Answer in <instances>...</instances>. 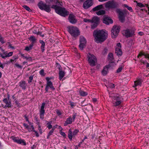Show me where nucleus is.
Segmentation results:
<instances>
[{
    "instance_id": "f257e3e1",
    "label": "nucleus",
    "mask_w": 149,
    "mask_h": 149,
    "mask_svg": "<svg viewBox=\"0 0 149 149\" xmlns=\"http://www.w3.org/2000/svg\"><path fill=\"white\" fill-rule=\"evenodd\" d=\"M95 41L97 43H101L107 38L108 33L105 30H95L93 32Z\"/></svg>"
},
{
    "instance_id": "473e14b6",
    "label": "nucleus",
    "mask_w": 149,
    "mask_h": 149,
    "mask_svg": "<svg viewBox=\"0 0 149 149\" xmlns=\"http://www.w3.org/2000/svg\"><path fill=\"white\" fill-rule=\"evenodd\" d=\"M68 137L70 140H71L72 139L73 136V134L71 129H69L68 131Z\"/></svg>"
},
{
    "instance_id": "f3484780",
    "label": "nucleus",
    "mask_w": 149,
    "mask_h": 149,
    "mask_svg": "<svg viewBox=\"0 0 149 149\" xmlns=\"http://www.w3.org/2000/svg\"><path fill=\"white\" fill-rule=\"evenodd\" d=\"M111 67V65L109 64L108 65H106L104 67V68L102 71V74L104 75H106L107 73L108 69Z\"/></svg>"
},
{
    "instance_id": "13d9d810",
    "label": "nucleus",
    "mask_w": 149,
    "mask_h": 149,
    "mask_svg": "<svg viewBox=\"0 0 149 149\" xmlns=\"http://www.w3.org/2000/svg\"><path fill=\"white\" fill-rule=\"evenodd\" d=\"M59 132L61 135L62 136L65 138L66 137V135L65 132H62V131L60 132Z\"/></svg>"
},
{
    "instance_id": "680f3d73",
    "label": "nucleus",
    "mask_w": 149,
    "mask_h": 149,
    "mask_svg": "<svg viewBox=\"0 0 149 149\" xmlns=\"http://www.w3.org/2000/svg\"><path fill=\"white\" fill-rule=\"evenodd\" d=\"M122 67H119L117 70L116 72L117 73H119L121 72L122 70Z\"/></svg>"
},
{
    "instance_id": "ea45409f",
    "label": "nucleus",
    "mask_w": 149,
    "mask_h": 149,
    "mask_svg": "<svg viewBox=\"0 0 149 149\" xmlns=\"http://www.w3.org/2000/svg\"><path fill=\"white\" fill-rule=\"evenodd\" d=\"M112 97L114 100H120V98L119 97L118 94H115L112 96Z\"/></svg>"
},
{
    "instance_id": "4468645a",
    "label": "nucleus",
    "mask_w": 149,
    "mask_h": 149,
    "mask_svg": "<svg viewBox=\"0 0 149 149\" xmlns=\"http://www.w3.org/2000/svg\"><path fill=\"white\" fill-rule=\"evenodd\" d=\"M93 5L91 0H87L83 3V7L84 9H87L89 8Z\"/></svg>"
},
{
    "instance_id": "20e7f679",
    "label": "nucleus",
    "mask_w": 149,
    "mask_h": 149,
    "mask_svg": "<svg viewBox=\"0 0 149 149\" xmlns=\"http://www.w3.org/2000/svg\"><path fill=\"white\" fill-rule=\"evenodd\" d=\"M38 6L41 10H44L48 13L50 12L51 10L50 5L43 3L42 1H40L38 3Z\"/></svg>"
},
{
    "instance_id": "b1692460",
    "label": "nucleus",
    "mask_w": 149,
    "mask_h": 149,
    "mask_svg": "<svg viewBox=\"0 0 149 149\" xmlns=\"http://www.w3.org/2000/svg\"><path fill=\"white\" fill-rule=\"evenodd\" d=\"M39 42L40 43L41 45L40 47V48L42 52H43L45 50V43L42 40H39Z\"/></svg>"
},
{
    "instance_id": "bf43d9fd",
    "label": "nucleus",
    "mask_w": 149,
    "mask_h": 149,
    "mask_svg": "<svg viewBox=\"0 0 149 149\" xmlns=\"http://www.w3.org/2000/svg\"><path fill=\"white\" fill-rule=\"evenodd\" d=\"M37 34L40 35V36H41L42 37H43L45 36L44 34H42V32L40 31L38 32L37 33Z\"/></svg>"
},
{
    "instance_id": "c756f323",
    "label": "nucleus",
    "mask_w": 149,
    "mask_h": 149,
    "mask_svg": "<svg viewBox=\"0 0 149 149\" xmlns=\"http://www.w3.org/2000/svg\"><path fill=\"white\" fill-rule=\"evenodd\" d=\"M46 2L49 4H57L58 1V0H47Z\"/></svg>"
},
{
    "instance_id": "ddd939ff",
    "label": "nucleus",
    "mask_w": 149,
    "mask_h": 149,
    "mask_svg": "<svg viewBox=\"0 0 149 149\" xmlns=\"http://www.w3.org/2000/svg\"><path fill=\"white\" fill-rule=\"evenodd\" d=\"M103 22L107 25H109L110 24L113 23V21L110 17L106 16H104L103 19Z\"/></svg>"
},
{
    "instance_id": "6ab92c4d",
    "label": "nucleus",
    "mask_w": 149,
    "mask_h": 149,
    "mask_svg": "<svg viewBox=\"0 0 149 149\" xmlns=\"http://www.w3.org/2000/svg\"><path fill=\"white\" fill-rule=\"evenodd\" d=\"M3 101L6 104V105L4 107V108L6 109L7 107H11V104L10 101H8L6 98L3 99Z\"/></svg>"
},
{
    "instance_id": "9d476101",
    "label": "nucleus",
    "mask_w": 149,
    "mask_h": 149,
    "mask_svg": "<svg viewBox=\"0 0 149 149\" xmlns=\"http://www.w3.org/2000/svg\"><path fill=\"white\" fill-rule=\"evenodd\" d=\"M11 138L14 142L18 144H21L22 145L24 146L26 145V142L24 140L21 139H19L18 137L12 136L11 137Z\"/></svg>"
},
{
    "instance_id": "f704fd0d",
    "label": "nucleus",
    "mask_w": 149,
    "mask_h": 149,
    "mask_svg": "<svg viewBox=\"0 0 149 149\" xmlns=\"http://www.w3.org/2000/svg\"><path fill=\"white\" fill-rule=\"evenodd\" d=\"M134 2L136 3V6H139L140 8H143L145 7V5L141 2H138L136 1H135Z\"/></svg>"
},
{
    "instance_id": "c85d7f7f",
    "label": "nucleus",
    "mask_w": 149,
    "mask_h": 149,
    "mask_svg": "<svg viewBox=\"0 0 149 149\" xmlns=\"http://www.w3.org/2000/svg\"><path fill=\"white\" fill-rule=\"evenodd\" d=\"M91 23H98L99 21V19L97 17H93L91 20Z\"/></svg>"
},
{
    "instance_id": "7ed1b4c3",
    "label": "nucleus",
    "mask_w": 149,
    "mask_h": 149,
    "mask_svg": "<svg viewBox=\"0 0 149 149\" xmlns=\"http://www.w3.org/2000/svg\"><path fill=\"white\" fill-rule=\"evenodd\" d=\"M68 31L71 36L76 38L80 34V32L78 29L73 26H68Z\"/></svg>"
},
{
    "instance_id": "e2e57ef3",
    "label": "nucleus",
    "mask_w": 149,
    "mask_h": 149,
    "mask_svg": "<svg viewBox=\"0 0 149 149\" xmlns=\"http://www.w3.org/2000/svg\"><path fill=\"white\" fill-rule=\"evenodd\" d=\"M91 21L92 20H91V19H84V21L86 22H91Z\"/></svg>"
},
{
    "instance_id": "2eb2a0df",
    "label": "nucleus",
    "mask_w": 149,
    "mask_h": 149,
    "mask_svg": "<svg viewBox=\"0 0 149 149\" xmlns=\"http://www.w3.org/2000/svg\"><path fill=\"white\" fill-rule=\"evenodd\" d=\"M49 88L53 91L55 90V88L53 86L52 83L51 81L47 82L45 88L46 92L48 91Z\"/></svg>"
},
{
    "instance_id": "a878e982",
    "label": "nucleus",
    "mask_w": 149,
    "mask_h": 149,
    "mask_svg": "<svg viewBox=\"0 0 149 149\" xmlns=\"http://www.w3.org/2000/svg\"><path fill=\"white\" fill-rule=\"evenodd\" d=\"M115 53L117 54V55L119 57L121 56H122L123 53L122 51L120 48H116Z\"/></svg>"
},
{
    "instance_id": "3c124183",
    "label": "nucleus",
    "mask_w": 149,
    "mask_h": 149,
    "mask_svg": "<svg viewBox=\"0 0 149 149\" xmlns=\"http://www.w3.org/2000/svg\"><path fill=\"white\" fill-rule=\"evenodd\" d=\"M15 66L17 67L18 68H20V69H22V67L21 65H19L18 64V63H16L15 65Z\"/></svg>"
},
{
    "instance_id": "49530a36",
    "label": "nucleus",
    "mask_w": 149,
    "mask_h": 149,
    "mask_svg": "<svg viewBox=\"0 0 149 149\" xmlns=\"http://www.w3.org/2000/svg\"><path fill=\"white\" fill-rule=\"evenodd\" d=\"M87 138V136H85L84 138L78 144V146L79 147H81V143H82L84 142V141Z\"/></svg>"
},
{
    "instance_id": "39448f33",
    "label": "nucleus",
    "mask_w": 149,
    "mask_h": 149,
    "mask_svg": "<svg viewBox=\"0 0 149 149\" xmlns=\"http://www.w3.org/2000/svg\"><path fill=\"white\" fill-rule=\"evenodd\" d=\"M119 6L118 3L114 1H109L105 3V7L106 8L115 9Z\"/></svg>"
},
{
    "instance_id": "f8f14e48",
    "label": "nucleus",
    "mask_w": 149,
    "mask_h": 149,
    "mask_svg": "<svg viewBox=\"0 0 149 149\" xmlns=\"http://www.w3.org/2000/svg\"><path fill=\"white\" fill-rule=\"evenodd\" d=\"M45 102H43L41 105V108L40 109V117L41 119H43L44 118V115L45 113V110L44 109L45 106Z\"/></svg>"
},
{
    "instance_id": "1a4fd4ad",
    "label": "nucleus",
    "mask_w": 149,
    "mask_h": 149,
    "mask_svg": "<svg viewBox=\"0 0 149 149\" xmlns=\"http://www.w3.org/2000/svg\"><path fill=\"white\" fill-rule=\"evenodd\" d=\"M134 33L135 30L133 29H127L123 31V35L127 38L134 36L135 35Z\"/></svg>"
},
{
    "instance_id": "c9c22d12",
    "label": "nucleus",
    "mask_w": 149,
    "mask_h": 149,
    "mask_svg": "<svg viewBox=\"0 0 149 149\" xmlns=\"http://www.w3.org/2000/svg\"><path fill=\"white\" fill-rule=\"evenodd\" d=\"M108 52V49L107 47H105L104 48L102 52V54L103 55H106Z\"/></svg>"
},
{
    "instance_id": "8fccbe9b",
    "label": "nucleus",
    "mask_w": 149,
    "mask_h": 149,
    "mask_svg": "<svg viewBox=\"0 0 149 149\" xmlns=\"http://www.w3.org/2000/svg\"><path fill=\"white\" fill-rule=\"evenodd\" d=\"M33 76L31 75L29 77V80L28 81V83L30 84L32 82V80L33 79Z\"/></svg>"
},
{
    "instance_id": "f03ea898",
    "label": "nucleus",
    "mask_w": 149,
    "mask_h": 149,
    "mask_svg": "<svg viewBox=\"0 0 149 149\" xmlns=\"http://www.w3.org/2000/svg\"><path fill=\"white\" fill-rule=\"evenodd\" d=\"M51 8L54 9L56 13L61 16L65 17L69 14V12L65 8L59 7L57 5H53Z\"/></svg>"
},
{
    "instance_id": "79ce46f5",
    "label": "nucleus",
    "mask_w": 149,
    "mask_h": 149,
    "mask_svg": "<svg viewBox=\"0 0 149 149\" xmlns=\"http://www.w3.org/2000/svg\"><path fill=\"white\" fill-rule=\"evenodd\" d=\"M6 42V40H4V38L2 37L0 35V42L3 44L5 43Z\"/></svg>"
},
{
    "instance_id": "6e6552de",
    "label": "nucleus",
    "mask_w": 149,
    "mask_h": 149,
    "mask_svg": "<svg viewBox=\"0 0 149 149\" xmlns=\"http://www.w3.org/2000/svg\"><path fill=\"white\" fill-rule=\"evenodd\" d=\"M88 61L90 65L94 66L95 65V62L97 61L96 57L93 54L90 53L88 54Z\"/></svg>"
},
{
    "instance_id": "5701e85b",
    "label": "nucleus",
    "mask_w": 149,
    "mask_h": 149,
    "mask_svg": "<svg viewBox=\"0 0 149 149\" xmlns=\"http://www.w3.org/2000/svg\"><path fill=\"white\" fill-rule=\"evenodd\" d=\"M18 58V56H14L13 57V59H10L9 61L7 62V64H10V63H12L13 64L14 63L16 62V59H17Z\"/></svg>"
},
{
    "instance_id": "0e129e2a",
    "label": "nucleus",
    "mask_w": 149,
    "mask_h": 149,
    "mask_svg": "<svg viewBox=\"0 0 149 149\" xmlns=\"http://www.w3.org/2000/svg\"><path fill=\"white\" fill-rule=\"evenodd\" d=\"M13 52H10L9 53H8L7 55H6V56L8 57L11 56L13 55Z\"/></svg>"
},
{
    "instance_id": "a18cd8bd",
    "label": "nucleus",
    "mask_w": 149,
    "mask_h": 149,
    "mask_svg": "<svg viewBox=\"0 0 149 149\" xmlns=\"http://www.w3.org/2000/svg\"><path fill=\"white\" fill-rule=\"evenodd\" d=\"M79 132V130L77 129H75L72 132L73 137L75 136Z\"/></svg>"
},
{
    "instance_id": "09e8293b",
    "label": "nucleus",
    "mask_w": 149,
    "mask_h": 149,
    "mask_svg": "<svg viewBox=\"0 0 149 149\" xmlns=\"http://www.w3.org/2000/svg\"><path fill=\"white\" fill-rule=\"evenodd\" d=\"M77 116V113L74 112L73 113V114L72 115V121H74V120L75 119V118H76V116Z\"/></svg>"
},
{
    "instance_id": "69168bd1",
    "label": "nucleus",
    "mask_w": 149,
    "mask_h": 149,
    "mask_svg": "<svg viewBox=\"0 0 149 149\" xmlns=\"http://www.w3.org/2000/svg\"><path fill=\"white\" fill-rule=\"evenodd\" d=\"M70 105L71 106V108H73L75 106V104L73 102H70Z\"/></svg>"
},
{
    "instance_id": "412c9836",
    "label": "nucleus",
    "mask_w": 149,
    "mask_h": 149,
    "mask_svg": "<svg viewBox=\"0 0 149 149\" xmlns=\"http://www.w3.org/2000/svg\"><path fill=\"white\" fill-rule=\"evenodd\" d=\"M72 118L70 116H69L66 119V120L64 123V126H65L68 124H70L72 123Z\"/></svg>"
},
{
    "instance_id": "72a5a7b5",
    "label": "nucleus",
    "mask_w": 149,
    "mask_h": 149,
    "mask_svg": "<svg viewBox=\"0 0 149 149\" xmlns=\"http://www.w3.org/2000/svg\"><path fill=\"white\" fill-rule=\"evenodd\" d=\"M141 81L138 80L136 81H135L134 82V85L133 86V87H135L139 85L141 86Z\"/></svg>"
},
{
    "instance_id": "bb28decb",
    "label": "nucleus",
    "mask_w": 149,
    "mask_h": 149,
    "mask_svg": "<svg viewBox=\"0 0 149 149\" xmlns=\"http://www.w3.org/2000/svg\"><path fill=\"white\" fill-rule=\"evenodd\" d=\"M65 73L64 71L63 70L59 71V79L61 80L64 76Z\"/></svg>"
},
{
    "instance_id": "e433bc0d",
    "label": "nucleus",
    "mask_w": 149,
    "mask_h": 149,
    "mask_svg": "<svg viewBox=\"0 0 149 149\" xmlns=\"http://www.w3.org/2000/svg\"><path fill=\"white\" fill-rule=\"evenodd\" d=\"M79 93L80 95L83 97L86 96L88 95L87 93L86 92L81 91H79Z\"/></svg>"
},
{
    "instance_id": "a211bd4d",
    "label": "nucleus",
    "mask_w": 149,
    "mask_h": 149,
    "mask_svg": "<svg viewBox=\"0 0 149 149\" xmlns=\"http://www.w3.org/2000/svg\"><path fill=\"white\" fill-rule=\"evenodd\" d=\"M68 19L70 22L72 24H75L77 22V20L74 18V16L73 14H70Z\"/></svg>"
},
{
    "instance_id": "5fc2aeb1",
    "label": "nucleus",
    "mask_w": 149,
    "mask_h": 149,
    "mask_svg": "<svg viewBox=\"0 0 149 149\" xmlns=\"http://www.w3.org/2000/svg\"><path fill=\"white\" fill-rule=\"evenodd\" d=\"M109 87L111 88H114L115 87L114 84L113 83H111L109 85Z\"/></svg>"
},
{
    "instance_id": "2f4dec72",
    "label": "nucleus",
    "mask_w": 149,
    "mask_h": 149,
    "mask_svg": "<svg viewBox=\"0 0 149 149\" xmlns=\"http://www.w3.org/2000/svg\"><path fill=\"white\" fill-rule=\"evenodd\" d=\"M105 13L106 12L105 10L101 9L97 12L96 13L98 15H100L105 14Z\"/></svg>"
},
{
    "instance_id": "4c0bfd02",
    "label": "nucleus",
    "mask_w": 149,
    "mask_h": 149,
    "mask_svg": "<svg viewBox=\"0 0 149 149\" xmlns=\"http://www.w3.org/2000/svg\"><path fill=\"white\" fill-rule=\"evenodd\" d=\"M121 103V101L120 100H116V101L115 102L113 103L114 105L116 107L118 106Z\"/></svg>"
},
{
    "instance_id": "cd10ccee",
    "label": "nucleus",
    "mask_w": 149,
    "mask_h": 149,
    "mask_svg": "<svg viewBox=\"0 0 149 149\" xmlns=\"http://www.w3.org/2000/svg\"><path fill=\"white\" fill-rule=\"evenodd\" d=\"M29 40L31 41V44H33L36 42V39L33 36H31L29 38Z\"/></svg>"
},
{
    "instance_id": "c03bdc74",
    "label": "nucleus",
    "mask_w": 149,
    "mask_h": 149,
    "mask_svg": "<svg viewBox=\"0 0 149 149\" xmlns=\"http://www.w3.org/2000/svg\"><path fill=\"white\" fill-rule=\"evenodd\" d=\"M93 24L91 25V28L92 29H95L97 26L98 23H93Z\"/></svg>"
},
{
    "instance_id": "dca6fc26",
    "label": "nucleus",
    "mask_w": 149,
    "mask_h": 149,
    "mask_svg": "<svg viewBox=\"0 0 149 149\" xmlns=\"http://www.w3.org/2000/svg\"><path fill=\"white\" fill-rule=\"evenodd\" d=\"M107 58L108 61H109V64H110V65L111 63L114 64V63L113 55L112 53L110 52L108 54Z\"/></svg>"
},
{
    "instance_id": "aec40b11",
    "label": "nucleus",
    "mask_w": 149,
    "mask_h": 149,
    "mask_svg": "<svg viewBox=\"0 0 149 149\" xmlns=\"http://www.w3.org/2000/svg\"><path fill=\"white\" fill-rule=\"evenodd\" d=\"M27 85L25 81H21L19 83V86L22 89L25 90Z\"/></svg>"
},
{
    "instance_id": "a19ab883",
    "label": "nucleus",
    "mask_w": 149,
    "mask_h": 149,
    "mask_svg": "<svg viewBox=\"0 0 149 149\" xmlns=\"http://www.w3.org/2000/svg\"><path fill=\"white\" fill-rule=\"evenodd\" d=\"M52 122V121H49L47 124V127L49 129H50L51 128H52V126L51 125Z\"/></svg>"
},
{
    "instance_id": "9b49d317",
    "label": "nucleus",
    "mask_w": 149,
    "mask_h": 149,
    "mask_svg": "<svg viewBox=\"0 0 149 149\" xmlns=\"http://www.w3.org/2000/svg\"><path fill=\"white\" fill-rule=\"evenodd\" d=\"M80 44L79 47L80 49H83L84 47L85 46L86 42V40L84 37L83 36H81L79 39Z\"/></svg>"
},
{
    "instance_id": "58836bf2",
    "label": "nucleus",
    "mask_w": 149,
    "mask_h": 149,
    "mask_svg": "<svg viewBox=\"0 0 149 149\" xmlns=\"http://www.w3.org/2000/svg\"><path fill=\"white\" fill-rule=\"evenodd\" d=\"M123 6L127 8V9L130 12H132L133 11V9L131 7L129 6L126 4H124Z\"/></svg>"
},
{
    "instance_id": "6e6d98bb",
    "label": "nucleus",
    "mask_w": 149,
    "mask_h": 149,
    "mask_svg": "<svg viewBox=\"0 0 149 149\" xmlns=\"http://www.w3.org/2000/svg\"><path fill=\"white\" fill-rule=\"evenodd\" d=\"M38 130L39 131L40 134H42V131L41 126L39 125H38Z\"/></svg>"
},
{
    "instance_id": "423d86ee",
    "label": "nucleus",
    "mask_w": 149,
    "mask_h": 149,
    "mask_svg": "<svg viewBox=\"0 0 149 149\" xmlns=\"http://www.w3.org/2000/svg\"><path fill=\"white\" fill-rule=\"evenodd\" d=\"M120 26H114L111 29V36L112 38H116L120 32Z\"/></svg>"
},
{
    "instance_id": "864d4df0",
    "label": "nucleus",
    "mask_w": 149,
    "mask_h": 149,
    "mask_svg": "<svg viewBox=\"0 0 149 149\" xmlns=\"http://www.w3.org/2000/svg\"><path fill=\"white\" fill-rule=\"evenodd\" d=\"M56 112L58 116H61L62 114L61 112L59 109H56Z\"/></svg>"
},
{
    "instance_id": "774afa93",
    "label": "nucleus",
    "mask_w": 149,
    "mask_h": 149,
    "mask_svg": "<svg viewBox=\"0 0 149 149\" xmlns=\"http://www.w3.org/2000/svg\"><path fill=\"white\" fill-rule=\"evenodd\" d=\"M117 46L118 47H116V48H120L121 49V44L120 43H118L117 44Z\"/></svg>"
},
{
    "instance_id": "4be33fe9",
    "label": "nucleus",
    "mask_w": 149,
    "mask_h": 149,
    "mask_svg": "<svg viewBox=\"0 0 149 149\" xmlns=\"http://www.w3.org/2000/svg\"><path fill=\"white\" fill-rule=\"evenodd\" d=\"M145 56V58L148 59L149 60V54L142 52H140L139 53V55L138 56V58H139V56Z\"/></svg>"
},
{
    "instance_id": "338daca9",
    "label": "nucleus",
    "mask_w": 149,
    "mask_h": 149,
    "mask_svg": "<svg viewBox=\"0 0 149 149\" xmlns=\"http://www.w3.org/2000/svg\"><path fill=\"white\" fill-rule=\"evenodd\" d=\"M54 131V130L52 129L48 133V134H49V135H51L52 134Z\"/></svg>"
},
{
    "instance_id": "4d7b16f0",
    "label": "nucleus",
    "mask_w": 149,
    "mask_h": 149,
    "mask_svg": "<svg viewBox=\"0 0 149 149\" xmlns=\"http://www.w3.org/2000/svg\"><path fill=\"white\" fill-rule=\"evenodd\" d=\"M57 65L58 68L59 69V71L62 70V68L61 66V65L58 63H57Z\"/></svg>"
},
{
    "instance_id": "052dcab7",
    "label": "nucleus",
    "mask_w": 149,
    "mask_h": 149,
    "mask_svg": "<svg viewBox=\"0 0 149 149\" xmlns=\"http://www.w3.org/2000/svg\"><path fill=\"white\" fill-rule=\"evenodd\" d=\"M140 61L141 63H142L143 64H146L148 62L147 61H146V60L144 61L142 59Z\"/></svg>"
},
{
    "instance_id": "de8ad7c7",
    "label": "nucleus",
    "mask_w": 149,
    "mask_h": 149,
    "mask_svg": "<svg viewBox=\"0 0 149 149\" xmlns=\"http://www.w3.org/2000/svg\"><path fill=\"white\" fill-rule=\"evenodd\" d=\"M39 73L41 75L43 76H45V74L43 69L41 70L39 72Z\"/></svg>"
},
{
    "instance_id": "603ef678",
    "label": "nucleus",
    "mask_w": 149,
    "mask_h": 149,
    "mask_svg": "<svg viewBox=\"0 0 149 149\" xmlns=\"http://www.w3.org/2000/svg\"><path fill=\"white\" fill-rule=\"evenodd\" d=\"M6 55H5L3 53H1L0 52V56L3 59H6V58L7 57V56H6Z\"/></svg>"
},
{
    "instance_id": "37998d69",
    "label": "nucleus",
    "mask_w": 149,
    "mask_h": 149,
    "mask_svg": "<svg viewBox=\"0 0 149 149\" xmlns=\"http://www.w3.org/2000/svg\"><path fill=\"white\" fill-rule=\"evenodd\" d=\"M23 8H25L26 10L29 11H31V10L30 9V8L26 5H23L22 6Z\"/></svg>"
},
{
    "instance_id": "393cba45",
    "label": "nucleus",
    "mask_w": 149,
    "mask_h": 149,
    "mask_svg": "<svg viewBox=\"0 0 149 149\" xmlns=\"http://www.w3.org/2000/svg\"><path fill=\"white\" fill-rule=\"evenodd\" d=\"M103 6L102 4L98 5L95 7L94 8L92 9V10L93 11H99L100 10L102 9L103 8Z\"/></svg>"
},
{
    "instance_id": "7c9ffc66",
    "label": "nucleus",
    "mask_w": 149,
    "mask_h": 149,
    "mask_svg": "<svg viewBox=\"0 0 149 149\" xmlns=\"http://www.w3.org/2000/svg\"><path fill=\"white\" fill-rule=\"evenodd\" d=\"M33 45V44H30L29 45V46H26L25 47L24 50L28 52L32 49Z\"/></svg>"
},
{
    "instance_id": "0eeeda50",
    "label": "nucleus",
    "mask_w": 149,
    "mask_h": 149,
    "mask_svg": "<svg viewBox=\"0 0 149 149\" xmlns=\"http://www.w3.org/2000/svg\"><path fill=\"white\" fill-rule=\"evenodd\" d=\"M116 13L118 14V18L119 21L122 23H123L125 21V11H122L119 8H117L116 10Z\"/></svg>"
}]
</instances>
